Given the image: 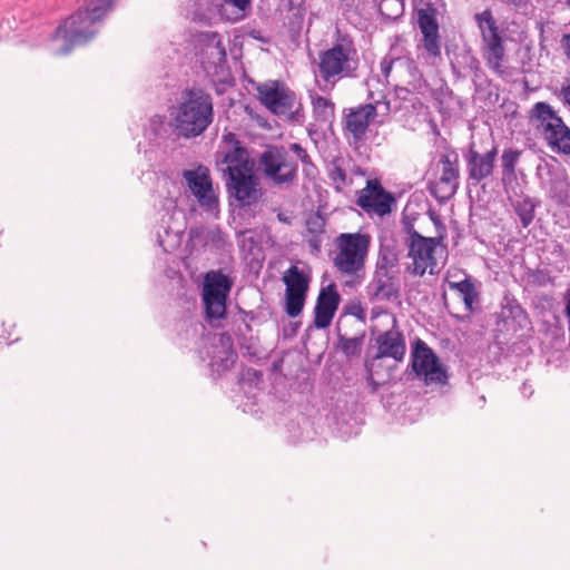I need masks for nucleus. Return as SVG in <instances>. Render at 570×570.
Segmentation results:
<instances>
[{
    "instance_id": "nucleus-1",
    "label": "nucleus",
    "mask_w": 570,
    "mask_h": 570,
    "mask_svg": "<svg viewBox=\"0 0 570 570\" xmlns=\"http://www.w3.org/2000/svg\"><path fill=\"white\" fill-rule=\"evenodd\" d=\"M170 127L179 138L203 135L214 121L212 95L200 87L186 88L180 100L170 108Z\"/></svg>"
},
{
    "instance_id": "nucleus-2",
    "label": "nucleus",
    "mask_w": 570,
    "mask_h": 570,
    "mask_svg": "<svg viewBox=\"0 0 570 570\" xmlns=\"http://www.w3.org/2000/svg\"><path fill=\"white\" fill-rule=\"evenodd\" d=\"M115 0H83L79 8L59 26L52 38H61L63 46L57 55H68L73 47L86 45L98 32L97 23L110 11Z\"/></svg>"
},
{
    "instance_id": "nucleus-3",
    "label": "nucleus",
    "mask_w": 570,
    "mask_h": 570,
    "mask_svg": "<svg viewBox=\"0 0 570 570\" xmlns=\"http://www.w3.org/2000/svg\"><path fill=\"white\" fill-rule=\"evenodd\" d=\"M258 166L274 186H289L298 178V164L283 145H267L258 157Z\"/></svg>"
},
{
    "instance_id": "nucleus-4",
    "label": "nucleus",
    "mask_w": 570,
    "mask_h": 570,
    "mask_svg": "<svg viewBox=\"0 0 570 570\" xmlns=\"http://www.w3.org/2000/svg\"><path fill=\"white\" fill-rule=\"evenodd\" d=\"M338 252L333 259L334 266L345 275H356L363 271L371 236L362 233H343L336 237Z\"/></svg>"
},
{
    "instance_id": "nucleus-5",
    "label": "nucleus",
    "mask_w": 570,
    "mask_h": 570,
    "mask_svg": "<svg viewBox=\"0 0 570 570\" xmlns=\"http://www.w3.org/2000/svg\"><path fill=\"white\" fill-rule=\"evenodd\" d=\"M474 21L480 30L482 46V56L487 66L495 73L503 75L505 58V48L503 38L490 9L474 14Z\"/></svg>"
},
{
    "instance_id": "nucleus-6",
    "label": "nucleus",
    "mask_w": 570,
    "mask_h": 570,
    "mask_svg": "<svg viewBox=\"0 0 570 570\" xmlns=\"http://www.w3.org/2000/svg\"><path fill=\"white\" fill-rule=\"evenodd\" d=\"M232 287L233 279L220 269L205 274L202 298L206 320L210 324L226 317V303Z\"/></svg>"
},
{
    "instance_id": "nucleus-7",
    "label": "nucleus",
    "mask_w": 570,
    "mask_h": 570,
    "mask_svg": "<svg viewBox=\"0 0 570 570\" xmlns=\"http://www.w3.org/2000/svg\"><path fill=\"white\" fill-rule=\"evenodd\" d=\"M532 114L548 145L560 153L570 155V129L551 106L543 101L537 102Z\"/></svg>"
},
{
    "instance_id": "nucleus-8",
    "label": "nucleus",
    "mask_w": 570,
    "mask_h": 570,
    "mask_svg": "<svg viewBox=\"0 0 570 570\" xmlns=\"http://www.w3.org/2000/svg\"><path fill=\"white\" fill-rule=\"evenodd\" d=\"M411 368L417 377L423 379L426 385H444L448 383L446 367L440 362L433 350L421 338H417L413 344Z\"/></svg>"
},
{
    "instance_id": "nucleus-9",
    "label": "nucleus",
    "mask_w": 570,
    "mask_h": 570,
    "mask_svg": "<svg viewBox=\"0 0 570 570\" xmlns=\"http://www.w3.org/2000/svg\"><path fill=\"white\" fill-rule=\"evenodd\" d=\"M258 98L269 111L277 116L293 118L295 92L278 80L262 83L257 87Z\"/></svg>"
},
{
    "instance_id": "nucleus-10",
    "label": "nucleus",
    "mask_w": 570,
    "mask_h": 570,
    "mask_svg": "<svg viewBox=\"0 0 570 570\" xmlns=\"http://www.w3.org/2000/svg\"><path fill=\"white\" fill-rule=\"evenodd\" d=\"M498 153L497 145H492L485 153H480L475 149L474 142L470 144L468 150L463 153L469 184L478 186L493 175Z\"/></svg>"
},
{
    "instance_id": "nucleus-11",
    "label": "nucleus",
    "mask_w": 570,
    "mask_h": 570,
    "mask_svg": "<svg viewBox=\"0 0 570 570\" xmlns=\"http://www.w3.org/2000/svg\"><path fill=\"white\" fill-rule=\"evenodd\" d=\"M229 198H234L240 206L250 207L256 204L262 191L258 178L252 171L223 176Z\"/></svg>"
},
{
    "instance_id": "nucleus-12",
    "label": "nucleus",
    "mask_w": 570,
    "mask_h": 570,
    "mask_svg": "<svg viewBox=\"0 0 570 570\" xmlns=\"http://www.w3.org/2000/svg\"><path fill=\"white\" fill-rule=\"evenodd\" d=\"M395 202L392 193L385 190L379 180L372 179L367 180L366 186L358 191L356 205L367 214L383 217L392 212Z\"/></svg>"
},
{
    "instance_id": "nucleus-13",
    "label": "nucleus",
    "mask_w": 570,
    "mask_h": 570,
    "mask_svg": "<svg viewBox=\"0 0 570 570\" xmlns=\"http://www.w3.org/2000/svg\"><path fill=\"white\" fill-rule=\"evenodd\" d=\"M351 48L341 43L334 45L331 49L320 55V73L325 81L336 76L352 77L356 67L351 66Z\"/></svg>"
},
{
    "instance_id": "nucleus-14",
    "label": "nucleus",
    "mask_w": 570,
    "mask_h": 570,
    "mask_svg": "<svg viewBox=\"0 0 570 570\" xmlns=\"http://www.w3.org/2000/svg\"><path fill=\"white\" fill-rule=\"evenodd\" d=\"M441 176L435 188L430 187L431 193L442 199L451 198L460 186V166L459 155L454 149H450L440 156Z\"/></svg>"
},
{
    "instance_id": "nucleus-15",
    "label": "nucleus",
    "mask_w": 570,
    "mask_h": 570,
    "mask_svg": "<svg viewBox=\"0 0 570 570\" xmlns=\"http://www.w3.org/2000/svg\"><path fill=\"white\" fill-rule=\"evenodd\" d=\"M409 256L413 259L411 273L415 276H423L429 267L435 265L433 253L439 244L434 237H424L416 230L409 229Z\"/></svg>"
},
{
    "instance_id": "nucleus-16",
    "label": "nucleus",
    "mask_w": 570,
    "mask_h": 570,
    "mask_svg": "<svg viewBox=\"0 0 570 570\" xmlns=\"http://www.w3.org/2000/svg\"><path fill=\"white\" fill-rule=\"evenodd\" d=\"M183 178L203 208L208 212L218 208V198L214 193L208 168L198 166L196 169L184 170Z\"/></svg>"
},
{
    "instance_id": "nucleus-17",
    "label": "nucleus",
    "mask_w": 570,
    "mask_h": 570,
    "mask_svg": "<svg viewBox=\"0 0 570 570\" xmlns=\"http://www.w3.org/2000/svg\"><path fill=\"white\" fill-rule=\"evenodd\" d=\"M206 354L210 358L209 365L213 372L218 374L232 370L238 358L232 336L226 332L210 337Z\"/></svg>"
},
{
    "instance_id": "nucleus-18",
    "label": "nucleus",
    "mask_w": 570,
    "mask_h": 570,
    "mask_svg": "<svg viewBox=\"0 0 570 570\" xmlns=\"http://www.w3.org/2000/svg\"><path fill=\"white\" fill-rule=\"evenodd\" d=\"M376 354L373 362L384 357L393 358L395 362H402L406 353V343L403 332L397 326V321L393 318V326L381 333L376 340Z\"/></svg>"
},
{
    "instance_id": "nucleus-19",
    "label": "nucleus",
    "mask_w": 570,
    "mask_h": 570,
    "mask_svg": "<svg viewBox=\"0 0 570 570\" xmlns=\"http://www.w3.org/2000/svg\"><path fill=\"white\" fill-rule=\"evenodd\" d=\"M341 303V295L334 283L322 287L314 307V326L318 330L328 327Z\"/></svg>"
},
{
    "instance_id": "nucleus-20",
    "label": "nucleus",
    "mask_w": 570,
    "mask_h": 570,
    "mask_svg": "<svg viewBox=\"0 0 570 570\" xmlns=\"http://www.w3.org/2000/svg\"><path fill=\"white\" fill-rule=\"evenodd\" d=\"M372 301H391L399 295V284L393 271L375 268L373 277L366 287Z\"/></svg>"
},
{
    "instance_id": "nucleus-21",
    "label": "nucleus",
    "mask_w": 570,
    "mask_h": 570,
    "mask_svg": "<svg viewBox=\"0 0 570 570\" xmlns=\"http://www.w3.org/2000/svg\"><path fill=\"white\" fill-rule=\"evenodd\" d=\"M377 116L376 106L374 104L360 105L351 108L345 115V129L352 134L354 140L364 139L370 122Z\"/></svg>"
},
{
    "instance_id": "nucleus-22",
    "label": "nucleus",
    "mask_w": 570,
    "mask_h": 570,
    "mask_svg": "<svg viewBox=\"0 0 570 570\" xmlns=\"http://www.w3.org/2000/svg\"><path fill=\"white\" fill-rule=\"evenodd\" d=\"M216 163L217 166L220 167L223 176L252 171L255 165L244 145L228 147V149L223 153L222 159H217Z\"/></svg>"
},
{
    "instance_id": "nucleus-23",
    "label": "nucleus",
    "mask_w": 570,
    "mask_h": 570,
    "mask_svg": "<svg viewBox=\"0 0 570 570\" xmlns=\"http://www.w3.org/2000/svg\"><path fill=\"white\" fill-rule=\"evenodd\" d=\"M510 200L514 213L520 219L523 228L529 227L535 216V209L540 202L524 194L521 185L515 186L513 191H504Z\"/></svg>"
},
{
    "instance_id": "nucleus-24",
    "label": "nucleus",
    "mask_w": 570,
    "mask_h": 570,
    "mask_svg": "<svg viewBox=\"0 0 570 570\" xmlns=\"http://www.w3.org/2000/svg\"><path fill=\"white\" fill-rule=\"evenodd\" d=\"M522 154L523 150L513 147L503 149L501 154V183L504 191H513L515 186L520 184L517 175V166Z\"/></svg>"
},
{
    "instance_id": "nucleus-25",
    "label": "nucleus",
    "mask_w": 570,
    "mask_h": 570,
    "mask_svg": "<svg viewBox=\"0 0 570 570\" xmlns=\"http://www.w3.org/2000/svg\"><path fill=\"white\" fill-rule=\"evenodd\" d=\"M204 43L203 52L214 66H220L227 61V52L223 45L222 36L216 31H205L199 35Z\"/></svg>"
},
{
    "instance_id": "nucleus-26",
    "label": "nucleus",
    "mask_w": 570,
    "mask_h": 570,
    "mask_svg": "<svg viewBox=\"0 0 570 570\" xmlns=\"http://www.w3.org/2000/svg\"><path fill=\"white\" fill-rule=\"evenodd\" d=\"M400 261V249L395 239H384L380 244L376 267L380 271H393Z\"/></svg>"
},
{
    "instance_id": "nucleus-27",
    "label": "nucleus",
    "mask_w": 570,
    "mask_h": 570,
    "mask_svg": "<svg viewBox=\"0 0 570 570\" xmlns=\"http://www.w3.org/2000/svg\"><path fill=\"white\" fill-rule=\"evenodd\" d=\"M285 292L307 294L309 279L297 266L292 265L283 277Z\"/></svg>"
},
{
    "instance_id": "nucleus-28",
    "label": "nucleus",
    "mask_w": 570,
    "mask_h": 570,
    "mask_svg": "<svg viewBox=\"0 0 570 570\" xmlns=\"http://www.w3.org/2000/svg\"><path fill=\"white\" fill-rule=\"evenodd\" d=\"M502 315L517 322L520 327H523L529 322L527 311L514 297L508 295L503 298Z\"/></svg>"
},
{
    "instance_id": "nucleus-29",
    "label": "nucleus",
    "mask_w": 570,
    "mask_h": 570,
    "mask_svg": "<svg viewBox=\"0 0 570 570\" xmlns=\"http://www.w3.org/2000/svg\"><path fill=\"white\" fill-rule=\"evenodd\" d=\"M419 48L425 51L424 59L431 63L436 65L441 59V41L439 32L424 33Z\"/></svg>"
},
{
    "instance_id": "nucleus-30",
    "label": "nucleus",
    "mask_w": 570,
    "mask_h": 570,
    "mask_svg": "<svg viewBox=\"0 0 570 570\" xmlns=\"http://www.w3.org/2000/svg\"><path fill=\"white\" fill-rule=\"evenodd\" d=\"M286 148L289 150V154L293 153L295 155L294 159L296 161L299 160L302 163L305 177L313 178L317 174V168L314 165L309 154L301 144L293 142L289 144V146Z\"/></svg>"
},
{
    "instance_id": "nucleus-31",
    "label": "nucleus",
    "mask_w": 570,
    "mask_h": 570,
    "mask_svg": "<svg viewBox=\"0 0 570 570\" xmlns=\"http://www.w3.org/2000/svg\"><path fill=\"white\" fill-rule=\"evenodd\" d=\"M365 334L355 337H346L343 334L337 335V347L346 357H355L361 354Z\"/></svg>"
},
{
    "instance_id": "nucleus-32",
    "label": "nucleus",
    "mask_w": 570,
    "mask_h": 570,
    "mask_svg": "<svg viewBox=\"0 0 570 570\" xmlns=\"http://www.w3.org/2000/svg\"><path fill=\"white\" fill-rule=\"evenodd\" d=\"M313 112L318 122H330L334 118V104L322 96L313 98Z\"/></svg>"
},
{
    "instance_id": "nucleus-33",
    "label": "nucleus",
    "mask_w": 570,
    "mask_h": 570,
    "mask_svg": "<svg viewBox=\"0 0 570 570\" xmlns=\"http://www.w3.org/2000/svg\"><path fill=\"white\" fill-rule=\"evenodd\" d=\"M417 24L421 33L439 32V23L433 8L420 9L417 11Z\"/></svg>"
},
{
    "instance_id": "nucleus-34",
    "label": "nucleus",
    "mask_w": 570,
    "mask_h": 570,
    "mask_svg": "<svg viewBox=\"0 0 570 570\" xmlns=\"http://www.w3.org/2000/svg\"><path fill=\"white\" fill-rule=\"evenodd\" d=\"M307 294L285 292V312L289 317L298 316L305 305Z\"/></svg>"
},
{
    "instance_id": "nucleus-35",
    "label": "nucleus",
    "mask_w": 570,
    "mask_h": 570,
    "mask_svg": "<svg viewBox=\"0 0 570 570\" xmlns=\"http://www.w3.org/2000/svg\"><path fill=\"white\" fill-rule=\"evenodd\" d=\"M450 62H456V66L463 68V70L471 71L480 60L474 56L471 48H464L461 52L456 53L454 58L450 59Z\"/></svg>"
},
{
    "instance_id": "nucleus-36",
    "label": "nucleus",
    "mask_w": 570,
    "mask_h": 570,
    "mask_svg": "<svg viewBox=\"0 0 570 570\" xmlns=\"http://www.w3.org/2000/svg\"><path fill=\"white\" fill-rule=\"evenodd\" d=\"M460 295L462 296V299L465 305V309L468 312L472 311V306L474 301L478 297V292L475 289V286L471 279V276L466 275L464 278V284L461 291H459Z\"/></svg>"
},
{
    "instance_id": "nucleus-37",
    "label": "nucleus",
    "mask_w": 570,
    "mask_h": 570,
    "mask_svg": "<svg viewBox=\"0 0 570 570\" xmlns=\"http://www.w3.org/2000/svg\"><path fill=\"white\" fill-rule=\"evenodd\" d=\"M528 281L534 286L544 287L553 282L550 271L546 268H535L528 271Z\"/></svg>"
},
{
    "instance_id": "nucleus-38",
    "label": "nucleus",
    "mask_w": 570,
    "mask_h": 570,
    "mask_svg": "<svg viewBox=\"0 0 570 570\" xmlns=\"http://www.w3.org/2000/svg\"><path fill=\"white\" fill-rule=\"evenodd\" d=\"M344 311L346 314L356 317L361 322H365L366 313L360 301H352L345 305Z\"/></svg>"
},
{
    "instance_id": "nucleus-39",
    "label": "nucleus",
    "mask_w": 570,
    "mask_h": 570,
    "mask_svg": "<svg viewBox=\"0 0 570 570\" xmlns=\"http://www.w3.org/2000/svg\"><path fill=\"white\" fill-rule=\"evenodd\" d=\"M494 89L495 88L491 79H488V81H484L482 85L478 83L474 86L475 94L483 99H491L492 95L498 97V94L494 91Z\"/></svg>"
},
{
    "instance_id": "nucleus-40",
    "label": "nucleus",
    "mask_w": 570,
    "mask_h": 570,
    "mask_svg": "<svg viewBox=\"0 0 570 570\" xmlns=\"http://www.w3.org/2000/svg\"><path fill=\"white\" fill-rule=\"evenodd\" d=\"M225 4L237 10L238 16L236 20L242 19L245 16L246 10L252 6L253 0H222Z\"/></svg>"
},
{
    "instance_id": "nucleus-41",
    "label": "nucleus",
    "mask_w": 570,
    "mask_h": 570,
    "mask_svg": "<svg viewBox=\"0 0 570 570\" xmlns=\"http://www.w3.org/2000/svg\"><path fill=\"white\" fill-rule=\"evenodd\" d=\"M254 320V315L252 312H245L240 309L239 312V321L240 325L238 326V331L242 335H245L246 333L252 331L249 322Z\"/></svg>"
},
{
    "instance_id": "nucleus-42",
    "label": "nucleus",
    "mask_w": 570,
    "mask_h": 570,
    "mask_svg": "<svg viewBox=\"0 0 570 570\" xmlns=\"http://www.w3.org/2000/svg\"><path fill=\"white\" fill-rule=\"evenodd\" d=\"M472 72V83L473 86L480 83H484V81H488L489 77L487 76L485 71L481 67V62H479L475 68L471 70Z\"/></svg>"
},
{
    "instance_id": "nucleus-43",
    "label": "nucleus",
    "mask_w": 570,
    "mask_h": 570,
    "mask_svg": "<svg viewBox=\"0 0 570 570\" xmlns=\"http://www.w3.org/2000/svg\"><path fill=\"white\" fill-rule=\"evenodd\" d=\"M399 58H394L390 55L385 56L381 62H380V69H381V72L382 75L387 78L393 69V65L395 62V60H397Z\"/></svg>"
},
{
    "instance_id": "nucleus-44",
    "label": "nucleus",
    "mask_w": 570,
    "mask_h": 570,
    "mask_svg": "<svg viewBox=\"0 0 570 570\" xmlns=\"http://www.w3.org/2000/svg\"><path fill=\"white\" fill-rule=\"evenodd\" d=\"M410 75L413 78V82H410V85L413 86V90H417L421 88V82L423 81L422 73L420 72L419 68L411 61L410 66Z\"/></svg>"
},
{
    "instance_id": "nucleus-45",
    "label": "nucleus",
    "mask_w": 570,
    "mask_h": 570,
    "mask_svg": "<svg viewBox=\"0 0 570 570\" xmlns=\"http://www.w3.org/2000/svg\"><path fill=\"white\" fill-rule=\"evenodd\" d=\"M330 178L337 184L344 185L346 183V173L343 168L335 166L330 171Z\"/></svg>"
},
{
    "instance_id": "nucleus-46",
    "label": "nucleus",
    "mask_w": 570,
    "mask_h": 570,
    "mask_svg": "<svg viewBox=\"0 0 570 570\" xmlns=\"http://www.w3.org/2000/svg\"><path fill=\"white\" fill-rule=\"evenodd\" d=\"M223 141L226 142L229 147L243 146L237 136L230 131L223 135Z\"/></svg>"
},
{
    "instance_id": "nucleus-47",
    "label": "nucleus",
    "mask_w": 570,
    "mask_h": 570,
    "mask_svg": "<svg viewBox=\"0 0 570 570\" xmlns=\"http://www.w3.org/2000/svg\"><path fill=\"white\" fill-rule=\"evenodd\" d=\"M308 246L314 253H320L322 247V239L318 235H314L308 239Z\"/></svg>"
},
{
    "instance_id": "nucleus-48",
    "label": "nucleus",
    "mask_w": 570,
    "mask_h": 570,
    "mask_svg": "<svg viewBox=\"0 0 570 570\" xmlns=\"http://www.w3.org/2000/svg\"><path fill=\"white\" fill-rule=\"evenodd\" d=\"M561 47L564 51V55L570 60V33H566L561 38Z\"/></svg>"
},
{
    "instance_id": "nucleus-49",
    "label": "nucleus",
    "mask_w": 570,
    "mask_h": 570,
    "mask_svg": "<svg viewBox=\"0 0 570 570\" xmlns=\"http://www.w3.org/2000/svg\"><path fill=\"white\" fill-rule=\"evenodd\" d=\"M412 90L407 87H395V95L399 99L406 100Z\"/></svg>"
},
{
    "instance_id": "nucleus-50",
    "label": "nucleus",
    "mask_w": 570,
    "mask_h": 570,
    "mask_svg": "<svg viewBox=\"0 0 570 570\" xmlns=\"http://www.w3.org/2000/svg\"><path fill=\"white\" fill-rule=\"evenodd\" d=\"M451 65V69H452V73L453 76L456 78V79H462L464 78V75L462 73V69L461 67L456 66V62H450Z\"/></svg>"
},
{
    "instance_id": "nucleus-51",
    "label": "nucleus",
    "mask_w": 570,
    "mask_h": 570,
    "mask_svg": "<svg viewBox=\"0 0 570 570\" xmlns=\"http://www.w3.org/2000/svg\"><path fill=\"white\" fill-rule=\"evenodd\" d=\"M247 375H248L249 379H255L257 381L262 380V376H263V374L259 371L255 370V368H248L247 370Z\"/></svg>"
},
{
    "instance_id": "nucleus-52",
    "label": "nucleus",
    "mask_w": 570,
    "mask_h": 570,
    "mask_svg": "<svg viewBox=\"0 0 570 570\" xmlns=\"http://www.w3.org/2000/svg\"><path fill=\"white\" fill-rule=\"evenodd\" d=\"M463 284H464V279L463 281H460V282H452V281H449V287L450 289H454L456 292L461 291L462 287H463Z\"/></svg>"
},
{
    "instance_id": "nucleus-53",
    "label": "nucleus",
    "mask_w": 570,
    "mask_h": 570,
    "mask_svg": "<svg viewBox=\"0 0 570 570\" xmlns=\"http://www.w3.org/2000/svg\"><path fill=\"white\" fill-rule=\"evenodd\" d=\"M566 316L568 317V323H570V291L566 296V307H564Z\"/></svg>"
},
{
    "instance_id": "nucleus-54",
    "label": "nucleus",
    "mask_w": 570,
    "mask_h": 570,
    "mask_svg": "<svg viewBox=\"0 0 570 570\" xmlns=\"http://www.w3.org/2000/svg\"><path fill=\"white\" fill-rule=\"evenodd\" d=\"M508 2L517 8H521L527 4V0H508Z\"/></svg>"
},
{
    "instance_id": "nucleus-55",
    "label": "nucleus",
    "mask_w": 570,
    "mask_h": 570,
    "mask_svg": "<svg viewBox=\"0 0 570 570\" xmlns=\"http://www.w3.org/2000/svg\"><path fill=\"white\" fill-rule=\"evenodd\" d=\"M367 381H368V384H370V386L372 389V392H376L377 389H379V383L376 381H374L372 376L368 377Z\"/></svg>"
},
{
    "instance_id": "nucleus-56",
    "label": "nucleus",
    "mask_w": 570,
    "mask_h": 570,
    "mask_svg": "<svg viewBox=\"0 0 570 570\" xmlns=\"http://www.w3.org/2000/svg\"><path fill=\"white\" fill-rule=\"evenodd\" d=\"M431 218H432V220L434 222V224H435L436 226H441V227H443V225H442V223H441V220H440V218H439V216H438V215L432 214V215H431Z\"/></svg>"
},
{
    "instance_id": "nucleus-57",
    "label": "nucleus",
    "mask_w": 570,
    "mask_h": 570,
    "mask_svg": "<svg viewBox=\"0 0 570 570\" xmlns=\"http://www.w3.org/2000/svg\"><path fill=\"white\" fill-rule=\"evenodd\" d=\"M278 219H279V220H282V222H287V220H286V218H285V216H281V215H278Z\"/></svg>"
},
{
    "instance_id": "nucleus-58",
    "label": "nucleus",
    "mask_w": 570,
    "mask_h": 570,
    "mask_svg": "<svg viewBox=\"0 0 570 570\" xmlns=\"http://www.w3.org/2000/svg\"><path fill=\"white\" fill-rule=\"evenodd\" d=\"M278 219H279V220H282V222H287V220H286V218H285V216H281V215H278Z\"/></svg>"
},
{
    "instance_id": "nucleus-59",
    "label": "nucleus",
    "mask_w": 570,
    "mask_h": 570,
    "mask_svg": "<svg viewBox=\"0 0 570 570\" xmlns=\"http://www.w3.org/2000/svg\"><path fill=\"white\" fill-rule=\"evenodd\" d=\"M540 170H541V165H539V166L537 167L538 175L540 174Z\"/></svg>"
},
{
    "instance_id": "nucleus-60",
    "label": "nucleus",
    "mask_w": 570,
    "mask_h": 570,
    "mask_svg": "<svg viewBox=\"0 0 570 570\" xmlns=\"http://www.w3.org/2000/svg\"><path fill=\"white\" fill-rule=\"evenodd\" d=\"M389 108H390V102L386 101V109L389 110Z\"/></svg>"
},
{
    "instance_id": "nucleus-61",
    "label": "nucleus",
    "mask_w": 570,
    "mask_h": 570,
    "mask_svg": "<svg viewBox=\"0 0 570 570\" xmlns=\"http://www.w3.org/2000/svg\"><path fill=\"white\" fill-rule=\"evenodd\" d=\"M569 338H570V323H569Z\"/></svg>"
}]
</instances>
